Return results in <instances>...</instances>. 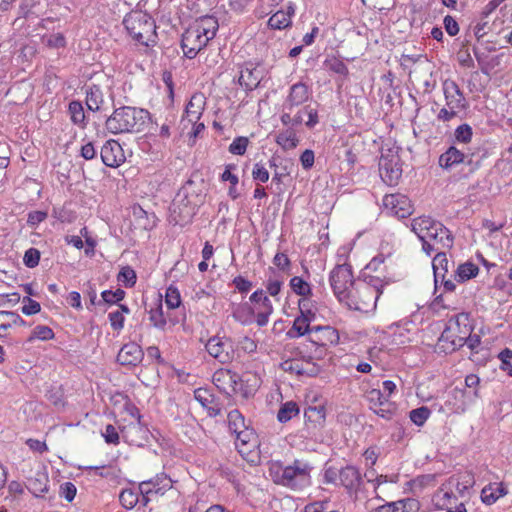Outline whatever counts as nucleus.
Masks as SVG:
<instances>
[{
    "instance_id": "nucleus-31",
    "label": "nucleus",
    "mask_w": 512,
    "mask_h": 512,
    "mask_svg": "<svg viewBox=\"0 0 512 512\" xmlns=\"http://www.w3.org/2000/svg\"><path fill=\"white\" fill-rule=\"evenodd\" d=\"M28 490L36 497L44 496L49 490V480L44 474H39L28 480Z\"/></svg>"
},
{
    "instance_id": "nucleus-43",
    "label": "nucleus",
    "mask_w": 512,
    "mask_h": 512,
    "mask_svg": "<svg viewBox=\"0 0 512 512\" xmlns=\"http://www.w3.org/2000/svg\"><path fill=\"white\" fill-rule=\"evenodd\" d=\"M324 66L327 70L346 77L349 73L346 64L335 56L327 57L324 61Z\"/></svg>"
},
{
    "instance_id": "nucleus-17",
    "label": "nucleus",
    "mask_w": 512,
    "mask_h": 512,
    "mask_svg": "<svg viewBox=\"0 0 512 512\" xmlns=\"http://www.w3.org/2000/svg\"><path fill=\"white\" fill-rule=\"evenodd\" d=\"M250 302L255 304L256 322L258 326L263 327L269 322V317L273 313V305L265 291L262 289L253 292L249 298Z\"/></svg>"
},
{
    "instance_id": "nucleus-4",
    "label": "nucleus",
    "mask_w": 512,
    "mask_h": 512,
    "mask_svg": "<svg viewBox=\"0 0 512 512\" xmlns=\"http://www.w3.org/2000/svg\"><path fill=\"white\" fill-rule=\"evenodd\" d=\"M312 466L308 461L295 459L284 465L280 461L271 462L269 476L275 484L292 490H302L311 484Z\"/></svg>"
},
{
    "instance_id": "nucleus-12",
    "label": "nucleus",
    "mask_w": 512,
    "mask_h": 512,
    "mask_svg": "<svg viewBox=\"0 0 512 512\" xmlns=\"http://www.w3.org/2000/svg\"><path fill=\"white\" fill-rule=\"evenodd\" d=\"M366 400L370 409L379 417L390 420L394 415L395 406L381 389L372 388L366 392Z\"/></svg>"
},
{
    "instance_id": "nucleus-14",
    "label": "nucleus",
    "mask_w": 512,
    "mask_h": 512,
    "mask_svg": "<svg viewBox=\"0 0 512 512\" xmlns=\"http://www.w3.org/2000/svg\"><path fill=\"white\" fill-rule=\"evenodd\" d=\"M172 488V481L166 475L157 476L155 479L143 481L139 484V492L142 496V505L146 506L152 495H163Z\"/></svg>"
},
{
    "instance_id": "nucleus-58",
    "label": "nucleus",
    "mask_w": 512,
    "mask_h": 512,
    "mask_svg": "<svg viewBox=\"0 0 512 512\" xmlns=\"http://www.w3.org/2000/svg\"><path fill=\"white\" fill-rule=\"evenodd\" d=\"M76 486L72 482H65L61 484L59 494L62 498L71 502L76 496Z\"/></svg>"
},
{
    "instance_id": "nucleus-52",
    "label": "nucleus",
    "mask_w": 512,
    "mask_h": 512,
    "mask_svg": "<svg viewBox=\"0 0 512 512\" xmlns=\"http://www.w3.org/2000/svg\"><path fill=\"white\" fill-rule=\"evenodd\" d=\"M454 135L457 143L467 144L472 139L473 131L470 125L462 124L456 128Z\"/></svg>"
},
{
    "instance_id": "nucleus-38",
    "label": "nucleus",
    "mask_w": 512,
    "mask_h": 512,
    "mask_svg": "<svg viewBox=\"0 0 512 512\" xmlns=\"http://www.w3.org/2000/svg\"><path fill=\"white\" fill-rule=\"evenodd\" d=\"M478 272L479 268L475 264L471 262H466L458 266L454 278L458 282H464L475 277L478 274Z\"/></svg>"
},
{
    "instance_id": "nucleus-33",
    "label": "nucleus",
    "mask_w": 512,
    "mask_h": 512,
    "mask_svg": "<svg viewBox=\"0 0 512 512\" xmlns=\"http://www.w3.org/2000/svg\"><path fill=\"white\" fill-rule=\"evenodd\" d=\"M25 321L13 311H0V331L6 332L16 326H24Z\"/></svg>"
},
{
    "instance_id": "nucleus-44",
    "label": "nucleus",
    "mask_w": 512,
    "mask_h": 512,
    "mask_svg": "<svg viewBox=\"0 0 512 512\" xmlns=\"http://www.w3.org/2000/svg\"><path fill=\"white\" fill-rule=\"evenodd\" d=\"M149 320L154 327L161 330L165 329L167 321L164 317L161 300L158 301V304L155 308H151L149 311Z\"/></svg>"
},
{
    "instance_id": "nucleus-42",
    "label": "nucleus",
    "mask_w": 512,
    "mask_h": 512,
    "mask_svg": "<svg viewBox=\"0 0 512 512\" xmlns=\"http://www.w3.org/2000/svg\"><path fill=\"white\" fill-rule=\"evenodd\" d=\"M289 285L292 291L297 295L302 296V298L309 297L312 294L310 284L299 276L292 277Z\"/></svg>"
},
{
    "instance_id": "nucleus-19",
    "label": "nucleus",
    "mask_w": 512,
    "mask_h": 512,
    "mask_svg": "<svg viewBox=\"0 0 512 512\" xmlns=\"http://www.w3.org/2000/svg\"><path fill=\"white\" fill-rule=\"evenodd\" d=\"M206 351L210 356L217 359L221 363H227L230 361V350L231 345L228 340L219 337V336H213L211 337L206 345H205Z\"/></svg>"
},
{
    "instance_id": "nucleus-18",
    "label": "nucleus",
    "mask_w": 512,
    "mask_h": 512,
    "mask_svg": "<svg viewBox=\"0 0 512 512\" xmlns=\"http://www.w3.org/2000/svg\"><path fill=\"white\" fill-rule=\"evenodd\" d=\"M102 162L108 167H118L125 156L121 145L116 140H108L101 148Z\"/></svg>"
},
{
    "instance_id": "nucleus-22",
    "label": "nucleus",
    "mask_w": 512,
    "mask_h": 512,
    "mask_svg": "<svg viewBox=\"0 0 512 512\" xmlns=\"http://www.w3.org/2000/svg\"><path fill=\"white\" fill-rule=\"evenodd\" d=\"M206 105V97L201 92L194 93L185 109L184 120L189 123H195L200 120Z\"/></svg>"
},
{
    "instance_id": "nucleus-53",
    "label": "nucleus",
    "mask_w": 512,
    "mask_h": 512,
    "mask_svg": "<svg viewBox=\"0 0 512 512\" xmlns=\"http://www.w3.org/2000/svg\"><path fill=\"white\" fill-rule=\"evenodd\" d=\"M42 41L50 48H63L66 45V39L61 33L45 35Z\"/></svg>"
},
{
    "instance_id": "nucleus-20",
    "label": "nucleus",
    "mask_w": 512,
    "mask_h": 512,
    "mask_svg": "<svg viewBox=\"0 0 512 512\" xmlns=\"http://www.w3.org/2000/svg\"><path fill=\"white\" fill-rule=\"evenodd\" d=\"M144 352L135 342L124 344L118 352L117 361L122 366H137L143 360Z\"/></svg>"
},
{
    "instance_id": "nucleus-11",
    "label": "nucleus",
    "mask_w": 512,
    "mask_h": 512,
    "mask_svg": "<svg viewBox=\"0 0 512 512\" xmlns=\"http://www.w3.org/2000/svg\"><path fill=\"white\" fill-rule=\"evenodd\" d=\"M235 435V446L242 457L248 462H255L258 458V437L255 431L247 427Z\"/></svg>"
},
{
    "instance_id": "nucleus-26",
    "label": "nucleus",
    "mask_w": 512,
    "mask_h": 512,
    "mask_svg": "<svg viewBox=\"0 0 512 512\" xmlns=\"http://www.w3.org/2000/svg\"><path fill=\"white\" fill-rule=\"evenodd\" d=\"M438 346L445 353L453 352L464 346V337L458 336L451 328H446L438 340Z\"/></svg>"
},
{
    "instance_id": "nucleus-21",
    "label": "nucleus",
    "mask_w": 512,
    "mask_h": 512,
    "mask_svg": "<svg viewBox=\"0 0 512 512\" xmlns=\"http://www.w3.org/2000/svg\"><path fill=\"white\" fill-rule=\"evenodd\" d=\"M339 484L343 486L349 494H356L362 484V476L359 469L353 465H347L341 468Z\"/></svg>"
},
{
    "instance_id": "nucleus-16",
    "label": "nucleus",
    "mask_w": 512,
    "mask_h": 512,
    "mask_svg": "<svg viewBox=\"0 0 512 512\" xmlns=\"http://www.w3.org/2000/svg\"><path fill=\"white\" fill-rule=\"evenodd\" d=\"M442 89L446 106L455 109L458 112H461L467 108V100L460 87L454 80H444L442 83Z\"/></svg>"
},
{
    "instance_id": "nucleus-51",
    "label": "nucleus",
    "mask_w": 512,
    "mask_h": 512,
    "mask_svg": "<svg viewBox=\"0 0 512 512\" xmlns=\"http://www.w3.org/2000/svg\"><path fill=\"white\" fill-rule=\"evenodd\" d=\"M194 399L204 408L215 402L214 395L206 388H198L194 391Z\"/></svg>"
},
{
    "instance_id": "nucleus-61",
    "label": "nucleus",
    "mask_w": 512,
    "mask_h": 512,
    "mask_svg": "<svg viewBox=\"0 0 512 512\" xmlns=\"http://www.w3.org/2000/svg\"><path fill=\"white\" fill-rule=\"evenodd\" d=\"M273 264L279 270H281L283 272H288L291 262L286 254L278 252L273 258Z\"/></svg>"
},
{
    "instance_id": "nucleus-30",
    "label": "nucleus",
    "mask_w": 512,
    "mask_h": 512,
    "mask_svg": "<svg viewBox=\"0 0 512 512\" xmlns=\"http://www.w3.org/2000/svg\"><path fill=\"white\" fill-rule=\"evenodd\" d=\"M119 501L126 509L134 508L139 502L142 504V496L139 492V486L137 488L123 489L119 495Z\"/></svg>"
},
{
    "instance_id": "nucleus-2",
    "label": "nucleus",
    "mask_w": 512,
    "mask_h": 512,
    "mask_svg": "<svg viewBox=\"0 0 512 512\" xmlns=\"http://www.w3.org/2000/svg\"><path fill=\"white\" fill-rule=\"evenodd\" d=\"M411 231L422 242V250L430 256L433 252H442L453 247L454 237L441 222L428 216L414 218L410 223Z\"/></svg>"
},
{
    "instance_id": "nucleus-60",
    "label": "nucleus",
    "mask_w": 512,
    "mask_h": 512,
    "mask_svg": "<svg viewBox=\"0 0 512 512\" xmlns=\"http://www.w3.org/2000/svg\"><path fill=\"white\" fill-rule=\"evenodd\" d=\"M101 295L106 303L114 304L124 298L125 292L121 289H117L116 291L105 290Z\"/></svg>"
},
{
    "instance_id": "nucleus-9",
    "label": "nucleus",
    "mask_w": 512,
    "mask_h": 512,
    "mask_svg": "<svg viewBox=\"0 0 512 512\" xmlns=\"http://www.w3.org/2000/svg\"><path fill=\"white\" fill-rule=\"evenodd\" d=\"M352 267L349 264H337L329 273V284L337 300L342 303L347 300V295L356 286V282Z\"/></svg>"
},
{
    "instance_id": "nucleus-56",
    "label": "nucleus",
    "mask_w": 512,
    "mask_h": 512,
    "mask_svg": "<svg viewBox=\"0 0 512 512\" xmlns=\"http://www.w3.org/2000/svg\"><path fill=\"white\" fill-rule=\"evenodd\" d=\"M340 481V469L335 467H326L323 473V482L326 484H339Z\"/></svg>"
},
{
    "instance_id": "nucleus-6",
    "label": "nucleus",
    "mask_w": 512,
    "mask_h": 512,
    "mask_svg": "<svg viewBox=\"0 0 512 512\" xmlns=\"http://www.w3.org/2000/svg\"><path fill=\"white\" fill-rule=\"evenodd\" d=\"M150 120L146 109L123 106L114 110L106 120V129L112 134L140 132Z\"/></svg>"
},
{
    "instance_id": "nucleus-25",
    "label": "nucleus",
    "mask_w": 512,
    "mask_h": 512,
    "mask_svg": "<svg viewBox=\"0 0 512 512\" xmlns=\"http://www.w3.org/2000/svg\"><path fill=\"white\" fill-rule=\"evenodd\" d=\"M312 331V345H318L323 348L327 343L335 344L338 342V333L330 326H313Z\"/></svg>"
},
{
    "instance_id": "nucleus-15",
    "label": "nucleus",
    "mask_w": 512,
    "mask_h": 512,
    "mask_svg": "<svg viewBox=\"0 0 512 512\" xmlns=\"http://www.w3.org/2000/svg\"><path fill=\"white\" fill-rule=\"evenodd\" d=\"M241 377L228 369H218L212 376L213 384L226 395L237 393L240 390Z\"/></svg>"
},
{
    "instance_id": "nucleus-24",
    "label": "nucleus",
    "mask_w": 512,
    "mask_h": 512,
    "mask_svg": "<svg viewBox=\"0 0 512 512\" xmlns=\"http://www.w3.org/2000/svg\"><path fill=\"white\" fill-rule=\"evenodd\" d=\"M295 11L296 5L292 2H288L285 10H279L269 18V27L278 30L289 27L292 23L291 18L294 16Z\"/></svg>"
},
{
    "instance_id": "nucleus-29",
    "label": "nucleus",
    "mask_w": 512,
    "mask_h": 512,
    "mask_svg": "<svg viewBox=\"0 0 512 512\" xmlns=\"http://www.w3.org/2000/svg\"><path fill=\"white\" fill-rule=\"evenodd\" d=\"M448 265L449 261L447 259L446 252H436V255L432 261L435 287H437L439 284V277H442V281H444V278L448 273Z\"/></svg>"
},
{
    "instance_id": "nucleus-49",
    "label": "nucleus",
    "mask_w": 512,
    "mask_h": 512,
    "mask_svg": "<svg viewBox=\"0 0 512 512\" xmlns=\"http://www.w3.org/2000/svg\"><path fill=\"white\" fill-rule=\"evenodd\" d=\"M312 321L302 316L296 317L293 323L292 331L296 332L295 336H303L306 333L313 334L312 327H310V323Z\"/></svg>"
},
{
    "instance_id": "nucleus-41",
    "label": "nucleus",
    "mask_w": 512,
    "mask_h": 512,
    "mask_svg": "<svg viewBox=\"0 0 512 512\" xmlns=\"http://www.w3.org/2000/svg\"><path fill=\"white\" fill-rule=\"evenodd\" d=\"M393 512H418L420 504L416 499L406 498L395 502H390Z\"/></svg>"
},
{
    "instance_id": "nucleus-64",
    "label": "nucleus",
    "mask_w": 512,
    "mask_h": 512,
    "mask_svg": "<svg viewBox=\"0 0 512 512\" xmlns=\"http://www.w3.org/2000/svg\"><path fill=\"white\" fill-rule=\"evenodd\" d=\"M102 435L108 444L116 445L119 443V434H118L116 428L111 424H109L105 427V430L102 433Z\"/></svg>"
},
{
    "instance_id": "nucleus-63",
    "label": "nucleus",
    "mask_w": 512,
    "mask_h": 512,
    "mask_svg": "<svg viewBox=\"0 0 512 512\" xmlns=\"http://www.w3.org/2000/svg\"><path fill=\"white\" fill-rule=\"evenodd\" d=\"M108 318H109L111 327L114 330L119 331V330L123 329L125 318L122 315L121 311L110 312L108 315Z\"/></svg>"
},
{
    "instance_id": "nucleus-32",
    "label": "nucleus",
    "mask_w": 512,
    "mask_h": 512,
    "mask_svg": "<svg viewBox=\"0 0 512 512\" xmlns=\"http://www.w3.org/2000/svg\"><path fill=\"white\" fill-rule=\"evenodd\" d=\"M232 316L236 321L247 325L254 319V310L248 303L233 305Z\"/></svg>"
},
{
    "instance_id": "nucleus-8",
    "label": "nucleus",
    "mask_w": 512,
    "mask_h": 512,
    "mask_svg": "<svg viewBox=\"0 0 512 512\" xmlns=\"http://www.w3.org/2000/svg\"><path fill=\"white\" fill-rule=\"evenodd\" d=\"M123 24L136 42L145 46L155 42L156 26L148 14L139 11L132 12L124 18Z\"/></svg>"
},
{
    "instance_id": "nucleus-37",
    "label": "nucleus",
    "mask_w": 512,
    "mask_h": 512,
    "mask_svg": "<svg viewBox=\"0 0 512 512\" xmlns=\"http://www.w3.org/2000/svg\"><path fill=\"white\" fill-rule=\"evenodd\" d=\"M227 422L229 430L233 434H236L248 427L245 423L244 416L237 409H233L228 413Z\"/></svg>"
},
{
    "instance_id": "nucleus-48",
    "label": "nucleus",
    "mask_w": 512,
    "mask_h": 512,
    "mask_svg": "<svg viewBox=\"0 0 512 512\" xmlns=\"http://www.w3.org/2000/svg\"><path fill=\"white\" fill-rule=\"evenodd\" d=\"M136 273L130 266L123 267L118 276L117 280L125 287H133L136 283Z\"/></svg>"
},
{
    "instance_id": "nucleus-36",
    "label": "nucleus",
    "mask_w": 512,
    "mask_h": 512,
    "mask_svg": "<svg viewBox=\"0 0 512 512\" xmlns=\"http://www.w3.org/2000/svg\"><path fill=\"white\" fill-rule=\"evenodd\" d=\"M68 112L70 114V119L73 122V124L79 126L82 129L86 127V116L81 102H70Z\"/></svg>"
},
{
    "instance_id": "nucleus-1",
    "label": "nucleus",
    "mask_w": 512,
    "mask_h": 512,
    "mask_svg": "<svg viewBox=\"0 0 512 512\" xmlns=\"http://www.w3.org/2000/svg\"><path fill=\"white\" fill-rule=\"evenodd\" d=\"M311 95L310 87L303 82L295 83L289 88V93L284 100L283 111L280 116L283 125H300L304 122V115L308 117L307 121H305L307 127L313 128L318 124V112L311 105H306L296 111L297 108L311 98Z\"/></svg>"
},
{
    "instance_id": "nucleus-59",
    "label": "nucleus",
    "mask_w": 512,
    "mask_h": 512,
    "mask_svg": "<svg viewBox=\"0 0 512 512\" xmlns=\"http://www.w3.org/2000/svg\"><path fill=\"white\" fill-rule=\"evenodd\" d=\"M48 214L46 211H32L28 214L27 224L31 228L37 227L41 222L47 218Z\"/></svg>"
},
{
    "instance_id": "nucleus-27",
    "label": "nucleus",
    "mask_w": 512,
    "mask_h": 512,
    "mask_svg": "<svg viewBox=\"0 0 512 512\" xmlns=\"http://www.w3.org/2000/svg\"><path fill=\"white\" fill-rule=\"evenodd\" d=\"M468 155L457 149L454 146L449 147L439 157V165L444 169H451L452 167L464 162Z\"/></svg>"
},
{
    "instance_id": "nucleus-40",
    "label": "nucleus",
    "mask_w": 512,
    "mask_h": 512,
    "mask_svg": "<svg viewBox=\"0 0 512 512\" xmlns=\"http://www.w3.org/2000/svg\"><path fill=\"white\" fill-rule=\"evenodd\" d=\"M299 312L302 317L314 321L317 313L316 303L310 297L301 298L298 301Z\"/></svg>"
},
{
    "instance_id": "nucleus-7",
    "label": "nucleus",
    "mask_w": 512,
    "mask_h": 512,
    "mask_svg": "<svg viewBox=\"0 0 512 512\" xmlns=\"http://www.w3.org/2000/svg\"><path fill=\"white\" fill-rule=\"evenodd\" d=\"M205 196L196 191L192 181H188L177 193L171 211L175 223L189 222L196 214L197 208L203 204Z\"/></svg>"
},
{
    "instance_id": "nucleus-35",
    "label": "nucleus",
    "mask_w": 512,
    "mask_h": 512,
    "mask_svg": "<svg viewBox=\"0 0 512 512\" xmlns=\"http://www.w3.org/2000/svg\"><path fill=\"white\" fill-rule=\"evenodd\" d=\"M103 93L99 86L93 85L86 92V105L91 111H98L103 104Z\"/></svg>"
},
{
    "instance_id": "nucleus-50",
    "label": "nucleus",
    "mask_w": 512,
    "mask_h": 512,
    "mask_svg": "<svg viewBox=\"0 0 512 512\" xmlns=\"http://www.w3.org/2000/svg\"><path fill=\"white\" fill-rule=\"evenodd\" d=\"M429 408L422 406L416 409H413L409 413L410 420L417 426H422L430 417Z\"/></svg>"
},
{
    "instance_id": "nucleus-55",
    "label": "nucleus",
    "mask_w": 512,
    "mask_h": 512,
    "mask_svg": "<svg viewBox=\"0 0 512 512\" xmlns=\"http://www.w3.org/2000/svg\"><path fill=\"white\" fill-rule=\"evenodd\" d=\"M283 286V281L276 278H269L266 281L265 288L267 293L274 297L276 300H279L277 297L279 293L281 292Z\"/></svg>"
},
{
    "instance_id": "nucleus-45",
    "label": "nucleus",
    "mask_w": 512,
    "mask_h": 512,
    "mask_svg": "<svg viewBox=\"0 0 512 512\" xmlns=\"http://www.w3.org/2000/svg\"><path fill=\"white\" fill-rule=\"evenodd\" d=\"M54 338L53 330L46 325H37L28 337V342H33L35 339L47 341Z\"/></svg>"
},
{
    "instance_id": "nucleus-34",
    "label": "nucleus",
    "mask_w": 512,
    "mask_h": 512,
    "mask_svg": "<svg viewBox=\"0 0 512 512\" xmlns=\"http://www.w3.org/2000/svg\"><path fill=\"white\" fill-rule=\"evenodd\" d=\"M298 138L293 129L287 128L278 133L276 137V143L281 146L284 150H292L298 145Z\"/></svg>"
},
{
    "instance_id": "nucleus-23",
    "label": "nucleus",
    "mask_w": 512,
    "mask_h": 512,
    "mask_svg": "<svg viewBox=\"0 0 512 512\" xmlns=\"http://www.w3.org/2000/svg\"><path fill=\"white\" fill-rule=\"evenodd\" d=\"M261 79L262 71L252 64H246L240 70L238 82L245 90L251 91L259 85Z\"/></svg>"
},
{
    "instance_id": "nucleus-57",
    "label": "nucleus",
    "mask_w": 512,
    "mask_h": 512,
    "mask_svg": "<svg viewBox=\"0 0 512 512\" xmlns=\"http://www.w3.org/2000/svg\"><path fill=\"white\" fill-rule=\"evenodd\" d=\"M40 260V252L35 248L28 249L24 254V264L29 268H34Z\"/></svg>"
},
{
    "instance_id": "nucleus-47",
    "label": "nucleus",
    "mask_w": 512,
    "mask_h": 512,
    "mask_svg": "<svg viewBox=\"0 0 512 512\" xmlns=\"http://www.w3.org/2000/svg\"><path fill=\"white\" fill-rule=\"evenodd\" d=\"M165 303L169 309H176L180 306L181 296L179 290L175 286L170 285L166 289Z\"/></svg>"
},
{
    "instance_id": "nucleus-5",
    "label": "nucleus",
    "mask_w": 512,
    "mask_h": 512,
    "mask_svg": "<svg viewBox=\"0 0 512 512\" xmlns=\"http://www.w3.org/2000/svg\"><path fill=\"white\" fill-rule=\"evenodd\" d=\"M218 28V20L214 16H204L195 20L182 35L181 48L184 55L194 59L216 36Z\"/></svg>"
},
{
    "instance_id": "nucleus-28",
    "label": "nucleus",
    "mask_w": 512,
    "mask_h": 512,
    "mask_svg": "<svg viewBox=\"0 0 512 512\" xmlns=\"http://www.w3.org/2000/svg\"><path fill=\"white\" fill-rule=\"evenodd\" d=\"M506 494L507 490L502 483L489 484L482 489L481 500L486 505H492Z\"/></svg>"
},
{
    "instance_id": "nucleus-13",
    "label": "nucleus",
    "mask_w": 512,
    "mask_h": 512,
    "mask_svg": "<svg viewBox=\"0 0 512 512\" xmlns=\"http://www.w3.org/2000/svg\"><path fill=\"white\" fill-rule=\"evenodd\" d=\"M384 210L398 218H405L412 214L413 207L410 199L400 193L387 194L383 197Z\"/></svg>"
},
{
    "instance_id": "nucleus-54",
    "label": "nucleus",
    "mask_w": 512,
    "mask_h": 512,
    "mask_svg": "<svg viewBox=\"0 0 512 512\" xmlns=\"http://www.w3.org/2000/svg\"><path fill=\"white\" fill-rule=\"evenodd\" d=\"M252 178L254 181L266 183L269 180V171L262 163H255L252 169Z\"/></svg>"
},
{
    "instance_id": "nucleus-3",
    "label": "nucleus",
    "mask_w": 512,
    "mask_h": 512,
    "mask_svg": "<svg viewBox=\"0 0 512 512\" xmlns=\"http://www.w3.org/2000/svg\"><path fill=\"white\" fill-rule=\"evenodd\" d=\"M388 281L380 275H366L356 282V286L341 304L355 311L368 313L376 308V303Z\"/></svg>"
},
{
    "instance_id": "nucleus-62",
    "label": "nucleus",
    "mask_w": 512,
    "mask_h": 512,
    "mask_svg": "<svg viewBox=\"0 0 512 512\" xmlns=\"http://www.w3.org/2000/svg\"><path fill=\"white\" fill-rule=\"evenodd\" d=\"M23 302L25 304L22 307V312L25 315H34L41 310L40 304L37 301H35L29 297H24Z\"/></svg>"
},
{
    "instance_id": "nucleus-10",
    "label": "nucleus",
    "mask_w": 512,
    "mask_h": 512,
    "mask_svg": "<svg viewBox=\"0 0 512 512\" xmlns=\"http://www.w3.org/2000/svg\"><path fill=\"white\" fill-rule=\"evenodd\" d=\"M381 179L389 186L397 185L402 176L401 159L397 152L388 150L379 161Z\"/></svg>"
},
{
    "instance_id": "nucleus-46",
    "label": "nucleus",
    "mask_w": 512,
    "mask_h": 512,
    "mask_svg": "<svg viewBox=\"0 0 512 512\" xmlns=\"http://www.w3.org/2000/svg\"><path fill=\"white\" fill-rule=\"evenodd\" d=\"M249 145V139L245 136L236 137L228 147V151L233 155L242 156L246 153Z\"/></svg>"
},
{
    "instance_id": "nucleus-39",
    "label": "nucleus",
    "mask_w": 512,
    "mask_h": 512,
    "mask_svg": "<svg viewBox=\"0 0 512 512\" xmlns=\"http://www.w3.org/2000/svg\"><path fill=\"white\" fill-rule=\"evenodd\" d=\"M298 414L299 407L297 403L294 401H288L281 405L277 413V419L281 423H286Z\"/></svg>"
}]
</instances>
